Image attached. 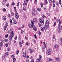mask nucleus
I'll use <instances>...</instances> for the list:
<instances>
[{"mask_svg": "<svg viewBox=\"0 0 62 62\" xmlns=\"http://www.w3.org/2000/svg\"><path fill=\"white\" fill-rule=\"evenodd\" d=\"M12 30L10 29V30L8 31L7 32L9 34L10 33V35L11 36H12V38H13V37L14 36L15 34L14 32L13 31H12Z\"/></svg>", "mask_w": 62, "mask_h": 62, "instance_id": "obj_1", "label": "nucleus"}, {"mask_svg": "<svg viewBox=\"0 0 62 62\" xmlns=\"http://www.w3.org/2000/svg\"><path fill=\"white\" fill-rule=\"evenodd\" d=\"M28 25V27L30 28H31V27H32L34 30L35 31H36L37 29L36 28L35 25H33L32 24H31V23H29Z\"/></svg>", "mask_w": 62, "mask_h": 62, "instance_id": "obj_2", "label": "nucleus"}, {"mask_svg": "<svg viewBox=\"0 0 62 62\" xmlns=\"http://www.w3.org/2000/svg\"><path fill=\"white\" fill-rule=\"evenodd\" d=\"M32 11H33L32 14L33 15H35L37 14V12L36 10H35V9L34 8H33Z\"/></svg>", "mask_w": 62, "mask_h": 62, "instance_id": "obj_3", "label": "nucleus"}, {"mask_svg": "<svg viewBox=\"0 0 62 62\" xmlns=\"http://www.w3.org/2000/svg\"><path fill=\"white\" fill-rule=\"evenodd\" d=\"M39 59L38 58L37 59V61L38 62H41V58H42V56L41 55H40L39 56Z\"/></svg>", "mask_w": 62, "mask_h": 62, "instance_id": "obj_4", "label": "nucleus"}, {"mask_svg": "<svg viewBox=\"0 0 62 62\" xmlns=\"http://www.w3.org/2000/svg\"><path fill=\"white\" fill-rule=\"evenodd\" d=\"M15 15L16 19H18L19 17V15H18V13L17 12H16Z\"/></svg>", "mask_w": 62, "mask_h": 62, "instance_id": "obj_5", "label": "nucleus"}, {"mask_svg": "<svg viewBox=\"0 0 62 62\" xmlns=\"http://www.w3.org/2000/svg\"><path fill=\"white\" fill-rule=\"evenodd\" d=\"M58 27L59 29H57V31L59 33V32H60V24H59L58 25Z\"/></svg>", "mask_w": 62, "mask_h": 62, "instance_id": "obj_6", "label": "nucleus"}, {"mask_svg": "<svg viewBox=\"0 0 62 62\" xmlns=\"http://www.w3.org/2000/svg\"><path fill=\"white\" fill-rule=\"evenodd\" d=\"M33 21L34 23H37L38 21V20H37V19L36 18H34L33 19Z\"/></svg>", "mask_w": 62, "mask_h": 62, "instance_id": "obj_7", "label": "nucleus"}, {"mask_svg": "<svg viewBox=\"0 0 62 62\" xmlns=\"http://www.w3.org/2000/svg\"><path fill=\"white\" fill-rule=\"evenodd\" d=\"M23 55L24 57H26V52H24L23 53Z\"/></svg>", "mask_w": 62, "mask_h": 62, "instance_id": "obj_8", "label": "nucleus"}, {"mask_svg": "<svg viewBox=\"0 0 62 62\" xmlns=\"http://www.w3.org/2000/svg\"><path fill=\"white\" fill-rule=\"evenodd\" d=\"M54 49H56L59 47V45L57 44H56L54 46Z\"/></svg>", "mask_w": 62, "mask_h": 62, "instance_id": "obj_9", "label": "nucleus"}, {"mask_svg": "<svg viewBox=\"0 0 62 62\" xmlns=\"http://www.w3.org/2000/svg\"><path fill=\"white\" fill-rule=\"evenodd\" d=\"M48 4V1L47 0H45V1H44V2L43 4L44 5H46Z\"/></svg>", "mask_w": 62, "mask_h": 62, "instance_id": "obj_10", "label": "nucleus"}, {"mask_svg": "<svg viewBox=\"0 0 62 62\" xmlns=\"http://www.w3.org/2000/svg\"><path fill=\"white\" fill-rule=\"evenodd\" d=\"M23 5L24 6H27V2L26 1H24V3H23Z\"/></svg>", "mask_w": 62, "mask_h": 62, "instance_id": "obj_11", "label": "nucleus"}, {"mask_svg": "<svg viewBox=\"0 0 62 62\" xmlns=\"http://www.w3.org/2000/svg\"><path fill=\"white\" fill-rule=\"evenodd\" d=\"M46 27L47 28H49V24H45Z\"/></svg>", "mask_w": 62, "mask_h": 62, "instance_id": "obj_12", "label": "nucleus"}, {"mask_svg": "<svg viewBox=\"0 0 62 62\" xmlns=\"http://www.w3.org/2000/svg\"><path fill=\"white\" fill-rule=\"evenodd\" d=\"M8 53L6 52L5 54V56H8Z\"/></svg>", "mask_w": 62, "mask_h": 62, "instance_id": "obj_13", "label": "nucleus"}, {"mask_svg": "<svg viewBox=\"0 0 62 62\" xmlns=\"http://www.w3.org/2000/svg\"><path fill=\"white\" fill-rule=\"evenodd\" d=\"M2 19L3 20H6L7 18H6V16H4L3 17Z\"/></svg>", "mask_w": 62, "mask_h": 62, "instance_id": "obj_14", "label": "nucleus"}, {"mask_svg": "<svg viewBox=\"0 0 62 62\" xmlns=\"http://www.w3.org/2000/svg\"><path fill=\"white\" fill-rule=\"evenodd\" d=\"M17 23H18L17 21L15 20L14 21V24H17Z\"/></svg>", "mask_w": 62, "mask_h": 62, "instance_id": "obj_15", "label": "nucleus"}, {"mask_svg": "<svg viewBox=\"0 0 62 62\" xmlns=\"http://www.w3.org/2000/svg\"><path fill=\"white\" fill-rule=\"evenodd\" d=\"M12 36H11L9 37V38L10 40H12Z\"/></svg>", "mask_w": 62, "mask_h": 62, "instance_id": "obj_16", "label": "nucleus"}, {"mask_svg": "<svg viewBox=\"0 0 62 62\" xmlns=\"http://www.w3.org/2000/svg\"><path fill=\"white\" fill-rule=\"evenodd\" d=\"M49 24V21L48 20L46 21L45 23V24Z\"/></svg>", "mask_w": 62, "mask_h": 62, "instance_id": "obj_17", "label": "nucleus"}, {"mask_svg": "<svg viewBox=\"0 0 62 62\" xmlns=\"http://www.w3.org/2000/svg\"><path fill=\"white\" fill-rule=\"evenodd\" d=\"M52 51V50L51 49L49 48L47 50V52H51Z\"/></svg>", "mask_w": 62, "mask_h": 62, "instance_id": "obj_18", "label": "nucleus"}, {"mask_svg": "<svg viewBox=\"0 0 62 62\" xmlns=\"http://www.w3.org/2000/svg\"><path fill=\"white\" fill-rule=\"evenodd\" d=\"M44 47L45 48H46L47 47V46H46V44H45V42H44Z\"/></svg>", "mask_w": 62, "mask_h": 62, "instance_id": "obj_19", "label": "nucleus"}, {"mask_svg": "<svg viewBox=\"0 0 62 62\" xmlns=\"http://www.w3.org/2000/svg\"><path fill=\"white\" fill-rule=\"evenodd\" d=\"M37 10H38V11H41V9H39V8H37Z\"/></svg>", "mask_w": 62, "mask_h": 62, "instance_id": "obj_20", "label": "nucleus"}, {"mask_svg": "<svg viewBox=\"0 0 62 62\" xmlns=\"http://www.w3.org/2000/svg\"><path fill=\"white\" fill-rule=\"evenodd\" d=\"M13 62H15V61H16V58H15L13 59Z\"/></svg>", "mask_w": 62, "mask_h": 62, "instance_id": "obj_21", "label": "nucleus"}, {"mask_svg": "<svg viewBox=\"0 0 62 62\" xmlns=\"http://www.w3.org/2000/svg\"><path fill=\"white\" fill-rule=\"evenodd\" d=\"M39 22H40V23H42V20L40 18L39 19Z\"/></svg>", "mask_w": 62, "mask_h": 62, "instance_id": "obj_22", "label": "nucleus"}, {"mask_svg": "<svg viewBox=\"0 0 62 62\" xmlns=\"http://www.w3.org/2000/svg\"><path fill=\"white\" fill-rule=\"evenodd\" d=\"M3 43L2 42H1L0 43V46L1 47H2L3 46Z\"/></svg>", "mask_w": 62, "mask_h": 62, "instance_id": "obj_23", "label": "nucleus"}, {"mask_svg": "<svg viewBox=\"0 0 62 62\" xmlns=\"http://www.w3.org/2000/svg\"><path fill=\"white\" fill-rule=\"evenodd\" d=\"M6 29H7V26H4V31H5V30H6Z\"/></svg>", "mask_w": 62, "mask_h": 62, "instance_id": "obj_24", "label": "nucleus"}, {"mask_svg": "<svg viewBox=\"0 0 62 62\" xmlns=\"http://www.w3.org/2000/svg\"><path fill=\"white\" fill-rule=\"evenodd\" d=\"M19 43L20 44V46H22V43H21V42L20 41L19 42Z\"/></svg>", "mask_w": 62, "mask_h": 62, "instance_id": "obj_25", "label": "nucleus"}, {"mask_svg": "<svg viewBox=\"0 0 62 62\" xmlns=\"http://www.w3.org/2000/svg\"><path fill=\"white\" fill-rule=\"evenodd\" d=\"M42 47L43 51H44V49H45V47H44V46H42Z\"/></svg>", "mask_w": 62, "mask_h": 62, "instance_id": "obj_26", "label": "nucleus"}, {"mask_svg": "<svg viewBox=\"0 0 62 62\" xmlns=\"http://www.w3.org/2000/svg\"><path fill=\"white\" fill-rule=\"evenodd\" d=\"M55 60L56 61H58L59 60V58H57L55 59Z\"/></svg>", "mask_w": 62, "mask_h": 62, "instance_id": "obj_27", "label": "nucleus"}, {"mask_svg": "<svg viewBox=\"0 0 62 62\" xmlns=\"http://www.w3.org/2000/svg\"><path fill=\"white\" fill-rule=\"evenodd\" d=\"M14 9L15 10L16 12H17V11L16 10V7H14Z\"/></svg>", "mask_w": 62, "mask_h": 62, "instance_id": "obj_28", "label": "nucleus"}, {"mask_svg": "<svg viewBox=\"0 0 62 62\" xmlns=\"http://www.w3.org/2000/svg\"><path fill=\"white\" fill-rule=\"evenodd\" d=\"M33 50L32 49H30V53H32V52H33Z\"/></svg>", "mask_w": 62, "mask_h": 62, "instance_id": "obj_29", "label": "nucleus"}, {"mask_svg": "<svg viewBox=\"0 0 62 62\" xmlns=\"http://www.w3.org/2000/svg\"><path fill=\"white\" fill-rule=\"evenodd\" d=\"M42 17H43V18H44V19H45V18H46V16H45L44 15H42Z\"/></svg>", "mask_w": 62, "mask_h": 62, "instance_id": "obj_30", "label": "nucleus"}, {"mask_svg": "<svg viewBox=\"0 0 62 62\" xmlns=\"http://www.w3.org/2000/svg\"><path fill=\"white\" fill-rule=\"evenodd\" d=\"M26 9V7H23V9L24 10H25Z\"/></svg>", "mask_w": 62, "mask_h": 62, "instance_id": "obj_31", "label": "nucleus"}, {"mask_svg": "<svg viewBox=\"0 0 62 62\" xmlns=\"http://www.w3.org/2000/svg\"><path fill=\"white\" fill-rule=\"evenodd\" d=\"M56 22H55L53 26H55V25H56Z\"/></svg>", "mask_w": 62, "mask_h": 62, "instance_id": "obj_32", "label": "nucleus"}, {"mask_svg": "<svg viewBox=\"0 0 62 62\" xmlns=\"http://www.w3.org/2000/svg\"><path fill=\"white\" fill-rule=\"evenodd\" d=\"M14 57H15L14 55H12V56H11V57L13 59V58H14Z\"/></svg>", "mask_w": 62, "mask_h": 62, "instance_id": "obj_33", "label": "nucleus"}, {"mask_svg": "<svg viewBox=\"0 0 62 62\" xmlns=\"http://www.w3.org/2000/svg\"><path fill=\"white\" fill-rule=\"evenodd\" d=\"M16 53L17 54H18V53H19V50H17L16 51Z\"/></svg>", "mask_w": 62, "mask_h": 62, "instance_id": "obj_34", "label": "nucleus"}, {"mask_svg": "<svg viewBox=\"0 0 62 62\" xmlns=\"http://www.w3.org/2000/svg\"><path fill=\"white\" fill-rule=\"evenodd\" d=\"M43 28L44 29H45V30H46V29H47V28L46 27V26H45V27H43Z\"/></svg>", "mask_w": 62, "mask_h": 62, "instance_id": "obj_35", "label": "nucleus"}, {"mask_svg": "<svg viewBox=\"0 0 62 62\" xmlns=\"http://www.w3.org/2000/svg\"><path fill=\"white\" fill-rule=\"evenodd\" d=\"M43 9L44 10H46L47 9V8L46 7H44L43 8Z\"/></svg>", "mask_w": 62, "mask_h": 62, "instance_id": "obj_36", "label": "nucleus"}, {"mask_svg": "<svg viewBox=\"0 0 62 62\" xmlns=\"http://www.w3.org/2000/svg\"><path fill=\"white\" fill-rule=\"evenodd\" d=\"M5 24V26H6L8 25V23H7V22H6Z\"/></svg>", "mask_w": 62, "mask_h": 62, "instance_id": "obj_37", "label": "nucleus"}, {"mask_svg": "<svg viewBox=\"0 0 62 62\" xmlns=\"http://www.w3.org/2000/svg\"><path fill=\"white\" fill-rule=\"evenodd\" d=\"M5 45L6 46V47H7L8 46V43H6L5 44Z\"/></svg>", "mask_w": 62, "mask_h": 62, "instance_id": "obj_38", "label": "nucleus"}, {"mask_svg": "<svg viewBox=\"0 0 62 62\" xmlns=\"http://www.w3.org/2000/svg\"><path fill=\"white\" fill-rule=\"evenodd\" d=\"M23 32H24V31L23 30H22L21 31V34H23Z\"/></svg>", "mask_w": 62, "mask_h": 62, "instance_id": "obj_39", "label": "nucleus"}, {"mask_svg": "<svg viewBox=\"0 0 62 62\" xmlns=\"http://www.w3.org/2000/svg\"><path fill=\"white\" fill-rule=\"evenodd\" d=\"M8 16L9 18H10L11 17V16L9 14H8Z\"/></svg>", "mask_w": 62, "mask_h": 62, "instance_id": "obj_40", "label": "nucleus"}, {"mask_svg": "<svg viewBox=\"0 0 62 62\" xmlns=\"http://www.w3.org/2000/svg\"><path fill=\"white\" fill-rule=\"evenodd\" d=\"M38 25L39 27H40V26H41V24H40V23L39 22L38 23Z\"/></svg>", "mask_w": 62, "mask_h": 62, "instance_id": "obj_41", "label": "nucleus"}, {"mask_svg": "<svg viewBox=\"0 0 62 62\" xmlns=\"http://www.w3.org/2000/svg\"><path fill=\"white\" fill-rule=\"evenodd\" d=\"M11 14H12V16H13V15H14V13L13 12H11Z\"/></svg>", "mask_w": 62, "mask_h": 62, "instance_id": "obj_42", "label": "nucleus"}, {"mask_svg": "<svg viewBox=\"0 0 62 62\" xmlns=\"http://www.w3.org/2000/svg\"><path fill=\"white\" fill-rule=\"evenodd\" d=\"M7 0H3V2L4 3H6Z\"/></svg>", "mask_w": 62, "mask_h": 62, "instance_id": "obj_43", "label": "nucleus"}, {"mask_svg": "<svg viewBox=\"0 0 62 62\" xmlns=\"http://www.w3.org/2000/svg\"><path fill=\"white\" fill-rule=\"evenodd\" d=\"M53 39H55V36L54 35L53 36Z\"/></svg>", "mask_w": 62, "mask_h": 62, "instance_id": "obj_44", "label": "nucleus"}, {"mask_svg": "<svg viewBox=\"0 0 62 62\" xmlns=\"http://www.w3.org/2000/svg\"><path fill=\"white\" fill-rule=\"evenodd\" d=\"M6 5L7 7H8V6H9V4H8V3H7L6 4Z\"/></svg>", "mask_w": 62, "mask_h": 62, "instance_id": "obj_45", "label": "nucleus"}, {"mask_svg": "<svg viewBox=\"0 0 62 62\" xmlns=\"http://www.w3.org/2000/svg\"><path fill=\"white\" fill-rule=\"evenodd\" d=\"M10 22L11 23H12V21L11 19H10Z\"/></svg>", "mask_w": 62, "mask_h": 62, "instance_id": "obj_46", "label": "nucleus"}, {"mask_svg": "<svg viewBox=\"0 0 62 62\" xmlns=\"http://www.w3.org/2000/svg\"><path fill=\"white\" fill-rule=\"evenodd\" d=\"M59 4L60 5H61V0H59Z\"/></svg>", "mask_w": 62, "mask_h": 62, "instance_id": "obj_47", "label": "nucleus"}, {"mask_svg": "<svg viewBox=\"0 0 62 62\" xmlns=\"http://www.w3.org/2000/svg\"><path fill=\"white\" fill-rule=\"evenodd\" d=\"M15 40H16L17 39V37H15Z\"/></svg>", "mask_w": 62, "mask_h": 62, "instance_id": "obj_48", "label": "nucleus"}, {"mask_svg": "<svg viewBox=\"0 0 62 62\" xmlns=\"http://www.w3.org/2000/svg\"><path fill=\"white\" fill-rule=\"evenodd\" d=\"M37 0H35V1L34 2V4H36V3H37Z\"/></svg>", "mask_w": 62, "mask_h": 62, "instance_id": "obj_49", "label": "nucleus"}, {"mask_svg": "<svg viewBox=\"0 0 62 62\" xmlns=\"http://www.w3.org/2000/svg\"><path fill=\"white\" fill-rule=\"evenodd\" d=\"M31 23H32V25H34V23H33V22L32 21H31Z\"/></svg>", "mask_w": 62, "mask_h": 62, "instance_id": "obj_50", "label": "nucleus"}, {"mask_svg": "<svg viewBox=\"0 0 62 62\" xmlns=\"http://www.w3.org/2000/svg\"><path fill=\"white\" fill-rule=\"evenodd\" d=\"M7 50L8 51H10V48H9V47H8L7 49Z\"/></svg>", "mask_w": 62, "mask_h": 62, "instance_id": "obj_51", "label": "nucleus"}, {"mask_svg": "<svg viewBox=\"0 0 62 62\" xmlns=\"http://www.w3.org/2000/svg\"><path fill=\"white\" fill-rule=\"evenodd\" d=\"M49 60L50 61V62H51V61H53V59L51 58L49 59Z\"/></svg>", "mask_w": 62, "mask_h": 62, "instance_id": "obj_52", "label": "nucleus"}, {"mask_svg": "<svg viewBox=\"0 0 62 62\" xmlns=\"http://www.w3.org/2000/svg\"><path fill=\"white\" fill-rule=\"evenodd\" d=\"M12 4L13 6H14L15 5V4H14V3L13 2H12Z\"/></svg>", "mask_w": 62, "mask_h": 62, "instance_id": "obj_53", "label": "nucleus"}, {"mask_svg": "<svg viewBox=\"0 0 62 62\" xmlns=\"http://www.w3.org/2000/svg\"><path fill=\"white\" fill-rule=\"evenodd\" d=\"M59 24H61V22L60 21V20H59Z\"/></svg>", "mask_w": 62, "mask_h": 62, "instance_id": "obj_54", "label": "nucleus"}, {"mask_svg": "<svg viewBox=\"0 0 62 62\" xmlns=\"http://www.w3.org/2000/svg\"><path fill=\"white\" fill-rule=\"evenodd\" d=\"M41 7H43V4H42V3H41Z\"/></svg>", "mask_w": 62, "mask_h": 62, "instance_id": "obj_55", "label": "nucleus"}, {"mask_svg": "<svg viewBox=\"0 0 62 62\" xmlns=\"http://www.w3.org/2000/svg\"><path fill=\"white\" fill-rule=\"evenodd\" d=\"M24 26L23 25H22L21 27V28H24Z\"/></svg>", "mask_w": 62, "mask_h": 62, "instance_id": "obj_56", "label": "nucleus"}, {"mask_svg": "<svg viewBox=\"0 0 62 62\" xmlns=\"http://www.w3.org/2000/svg\"><path fill=\"white\" fill-rule=\"evenodd\" d=\"M19 2H18V3H17V6H18V7H19Z\"/></svg>", "mask_w": 62, "mask_h": 62, "instance_id": "obj_57", "label": "nucleus"}, {"mask_svg": "<svg viewBox=\"0 0 62 62\" xmlns=\"http://www.w3.org/2000/svg\"><path fill=\"white\" fill-rule=\"evenodd\" d=\"M4 41L5 42H7V41H8V39H5Z\"/></svg>", "mask_w": 62, "mask_h": 62, "instance_id": "obj_58", "label": "nucleus"}, {"mask_svg": "<svg viewBox=\"0 0 62 62\" xmlns=\"http://www.w3.org/2000/svg\"><path fill=\"white\" fill-rule=\"evenodd\" d=\"M23 17L24 18H26V15H25L24 14V15Z\"/></svg>", "mask_w": 62, "mask_h": 62, "instance_id": "obj_59", "label": "nucleus"}, {"mask_svg": "<svg viewBox=\"0 0 62 62\" xmlns=\"http://www.w3.org/2000/svg\"><path fill=\"white\" fill-rule=\"evenodd\" d=\"M47 62H50V60L49 59V60L47 59Z\"/></svg>", "mask_w": 62, "mask_h": 62, "instance_id": "obj_60", "label": "nucleus"}, {"mask_svg": "<svg viewBox=\"0 0 62 62\" xmlns=\"http://www.w3.org/2000/svg\"><path fill=\"white\" fill-rule=\"evenodd\" d=\"M56 5H57V6H59V3L58 2H56Z\"/></svg>", "mask_w": 62, "mask_h": 62, "instance_id": "obj_61", "label": "nucleus"}, {"mask_svg": "<svg viewBox=\"0 0 62 62\" xmlns=\"http://www.w3.org/2000/svg\"><path fill=\"white\" fill-rule=\"evenodd\" d=\"M29 59H27V60L26 61V62H29Z\"/></svg>", "mask_w": 62, "mask_h": 62, "instance_id": "obj_62", "label": "nucleus"}, {"mask_svg": "<svg viewBox=\"0 0 62 62\" xmlns=\"http://www.w3.org/2000/svg\"><path fill=\"white\" fill-rule=\"evenodd\" d=\"M3 11L4 12H6V9L5 8H4L3 9Z\"/></svg>", "mask_w": 62, "mask_h": 62, "instance_id": "obj_63", "label": "nucleus"}, {"mask_svg": "<svg viewBox=\"0 0 62 62\" xmlns=\"http://www.w3.org/2000/svg\"><path fill=\"white\" fill-rule=\"evenodd\" d=\"M8 34H6L5 35V37L6 38H8Z\"/></svg>", "mask_w": 62, "mask_h": 62, "instance_id": "obj_64", "label": "nucleus"}]
</instances>
